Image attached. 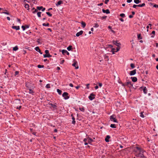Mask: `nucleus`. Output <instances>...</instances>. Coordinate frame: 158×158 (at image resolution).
Listing matches in <instances>:
<instances>
[{"label": "nucleus", "instance_id": "nucleus-40", "mask_svg": "<svg viewBox=\"0 0 158 158\" xmlns=\"http://www.w3.org/2000/svg\"><path fill=\"white\" fill-rule=\"evenodd\" d=\"M5 10V11H6V12H1V13H4V14H6V15H10L9 12H8L6 10Z\"/></svg>", "mask_w": 158, "mask_h": 158}, {"label": "nucleus", "instance_id": "nucleus-26", "mask_svg": "<svg viewBox=\"0 0 158 158\" xmlns=\"http://www.w3.org/2000/svg\"><path fill=\"white\" fill-rule=\"evenodd\" d=\"M19 48L18 46L16 45L13 48V50L14 51H16Z\"/></svg>", "mask_w": 158, "mask_h": 158}, {"label": "nucleus", "instance_id": "nucleus-58", "mask_svg": "<svg viewBox=\"0 0 158 158\" xmlns=\"http://www.w3.org/2000/svg\"><path fill=\"white\" fill-rule=\"evenodd\" d=\"M153 7H154L158 8V5L155 4L154 5Z\"/></svg>", "mask_w": 158, "mask_h": 158}, {"label": "nucleus", "instance_id": "nucleus-44", "mask_svg": "<svg viewBox=\"0 0 158 158\" xmlns=\"http://www.w3.org/2000/svg\"><path fill=\"white\" fill-rule=\"evenodd\" d=\"M155 31H152L151 34H153V35H152L151 36V37L153 38L154 37V36L155 35Z\"/></svg>", "mask_w": 158, "mask_h": 158}, {"label": "nucleus", "instance_id": "nucleus-45", "mask_svg": "<svg viewBox=\"0 0 158 158\" xmlns=\"http://www.w3.org/2000/svg\"><path fill=\"white\" fill-rule=\"evenodd\" d=\"M79 109L81 111L84 112L85 108L84 107L82 108L80 107Z\"/></svg>", "mask_w": 158, "mask_h": 158}, {"label": "nucleus", "instance_id": "nucleus-13", "mask_svg": "<svg viewBox=\"0 0 158 158\" xmlns=\"http://www.w3.org/2000/svg\"><path fill=\"white\" fill-rule=\"evenodd\" d=\"M35 50L37 52H38L40 54H42L43 53L41 52L40 50V49L39 47L38 46L36 47L35 48Z\"/></svg>", "mask_w": 158, "mask_h": 158}, {"label": "nucleus", "instance_id": "nucleus-12", "mask_svg": "<svg viewBox=\"0 0 158 158\" xmlns=\"http://www.w3.org/2000/svg\"><path fill=\"white\" fill-rule=\"evenodd\" d=\"M62 54L64 55L65 54H66L68 55H69V52H68L67 50L64 49H63L62 50Z\"/></svg>", "mask_w": 158, "mask_h": 158}, {"label": "nucleus", "instance_id": "nucleus-49", "mask_svg": "<svg viewBox=\"0 0 158 158\" xmlns=\"http://www.w3.org/2000/svg\"><path fill=\"white\" fill-rule=\"evenodd\" d=\"M40 39H37L36 42H37L39 44H41V43L40 42Z\"/></svg>", "mask_w": 158, "mask_h": 158}, {"label": "nucleus", "instance_id": "nucleus-61", "mask_svg": "<svg viewBox=\"0 0 158 158\" xmlns=\"http://www.w3.org/2000/svg\"><path fill=\"white\" fill-rule=\"evenodd\" d=\"M64 60H62L60 63V64H62L64 63Z\"/></svg>", "mask_w": 158, "mask_h": 158}, {"label": "nucleus", "instance_id": "nucleus-55", "mask_svg": "<svg viewBox=\"0 0 158 158\" xmlns=\"http://www.w3.org/2000/svg\"><path fill=\"white\" fill-rule=\"evenodd\" d=\"M89 84H86V88L87 89H89Z\"/></svg>", "mask_w": 158, "mask_h": 158}, {"label": "nucleus", "instance_id": "nucleus-39", "mask_svg": "<svg viewBox=\"0 0 158 158\" xmlns=\"http://www.w3.org/2000/svg\"><path fill=\"white\" fill-rule=\"evenodd\" d=\"M51 106L54 109H56L57 107V106L54 104H52Z\"/></svg>", "mask_w": 158, "mask_h": 158}, {"label": "nucleus", "instance_id": "nucleus-31", "mask_svg": "<svg viewBox=\"0 0 158 158\" xmlns=\"http://www.w3.org/2000/svg\"><path fill=\"white\" fill-rule=\"evenodd\" d=\"M134 2L136 4H138L141 2V1L139 0H134Z\"/></svg>", "mask_w": 158, "mask_h": 158}, {"label": "nucleus", "instance_id": "nucleus-36", "mask_svg": "<svg viewBox=\"0 0 158 158\" xmlns=\"http://www.w3.org/2000/svg\"><path fill=\"white\" fill-rule=\"evenodd\" d=\"M41 12H38L37 13V15L39 17H40L41 16Z\"/></svg>", "mask_w": 158, "mask_h": 158}, {"label": "nucleus", "instance_id": "nucleus-52", "mask_svg": "<svg viewBox=\"0 0 158 158\" xmlns=\"http://www.w3.org/2000/svg\"><path fill=\"white\" fill-rule=\"evenodd\" d=\"M21 27L22 28L23 31H24L26 29L24 25L22 26Z\"/></svg>", "mask_w": 158, "mask_h": 158}, {"label": "nucleus", "instance_id": "nucleus-28", "mask_svg": "<svg viewBox=\"0 0 158 158\" xmlns=\"http://www.w3.org/2000/svg\"><path fill=\"white\" fill-rule=\"evenodd\" d=\"M87 138H85L83 139V141L84 142H85L84 144L85 145H87L88 144V143L86 142L87 140Z\"/></svg>", "mask_w": 158, "mask_h": 158}, {"label": "nucleus", "instance_id": "nucleus-32", "mask_svg": "<svg viewBox=\"0 0 158 158\" xmlns=\"http://www.w3.org/2000/svg\"><path fill=\"white\" fill-rule=\"evenodd\" d=\"M57 91L59 94H61L62 93V91L61 90L58 89H57Z\"/></svg>", "mask_w": 158, "mask_h": 158}, {"label": "nucleus", "instance_id": "nucleus-60", "mask_svg": "<svg viewBox=\"0 0 158 158\" xmlns=\"http://www.w3.org/2000/svg\"><path fill=\"white\" fill-rule=\"evenodd\" d=\"M108 47L109 48H112L113 46L111 44H109L108 45Z\"/></svg>", "mask_w": 158, "mask_h": 158}, {"label": "nucleus", "instance_id": "nucleus-46", "mask_svg": "<svg viewBox=\"0 0 158 158\" xmlns=\"http://www.w3.org/2000/svg\"><path fill=\"white\" fill-rule=\"evenodd\" d=\"M120 16L122 18H124L125 17V15L124 14L122 13L120 15Z\"/></svg>", "mask_w": 158, "mask_h": 158}, {"label": "nucleus", "instance_id": "nucleus-17", "mask_svg": "<svg viewBox=\"0 0 158 158\" xmlns=\"http://www.w3.org/2000/svg\"><path fill=\"white\" fill-rule=\"evenodd\" d=\"M83 31L81 30V31H80L79 32H78L77 33V34H76V36L77 37H79V36H80V35H81L83 33Z\"/></svg>", "mask_w": 158, "mask_h": 158}, {"label": "nucleus", "instance_id": "nucleus-10", "mask_svg": "<svg viewBox=\"0 0 158 158\" xmlns=\"http://www.w3.org/2000/svg\"><path fill=\"white\" fill-rule=\"evenodd\" d=\"M136 70L135 69L132 71H131L130 73V75L131 76L134 75L136 73Z\"/></svg>", "mask_w": 158, "mask_h": 158}, {"label": "nucleus", "instance_id": "nucleus-34", "mask_svg": "<svg viewBox=\"0 0 158 158\" xmlns=\"http://www.w3.org/2000/svg\"><path fill=\"white\" fill-rule=\"evenodd\" d=\"M43 26H47L49 27V24L48 23H43L42 24Z\"/></svg>", "mask_w": 158, "mask_h": 158}, {"label": "nucleus", "instance_id": "nucleus-6", "mask_svg": "<svg viewBox=\"0 0 158 158\" xmlns=\"http://www.w3.org/2000/svg\"><path fill=\"white\" fill-rule=\"evenodd\" d=\"M25 84L26 87L28 89H31L32 86L31 84L29 82H25Z\"/></svg>", "mask_w": 158, "mask_h": 158}, {"label": "nucleus", "instance_id": "nucleus-18", "mask_svg": "<svg viewBox=\"0 0 158 158\" xmlns=\"http://www.w3.org/2000/svg\"><path fill=\"white\" fill-rule=\"evenodd\" d=\"M120 45L118 46H117V47L116 48V51H112V54H114L115 53V52H117L118 51L120 48Z\"/></svg>", "mask_w": 158, "mask_h": 158}, {"label": "nucleus", "instance_id": "nucleus-27", "mask_svg": "<svg viewBox=\"0 0 158 158\" xmlns=\"http://www.w3.org/2000/svg\"><path fill=\"white\" fill-rule=\"evenodd\" d=\"M72 46L71 45H69V46L67 48V49L69 51H70L71 50V49H72Z\"/></svg>", "mask_w": 158, "mask_h": 158}, {"label": "nucleus", "instance_id": "nucleus-33", "mask_svg": "<svg viewBox=\"0 0 158 158\" xmlns=\"http://www.w3.org/2000/svg\"><path fill=\"white\" fill-rule=\"evenodd\" d=\"M19 73V72L18 71H16L15 72V73L14 74V76L15 77H18V76H17Z\"/></svg>", "mask_w": 158, "mask_h": 158}, {"label": "nucleus", "instance_id": "nucleus-41", "mask_svg": "<svg viewBox=\"0 0 158 158\" xmlns=\"http://www.w3.org/2000/svg\"><path fill=\"white\" fill-rule=\"evenodd\" d=\"M130 66H131V67L132 69H134L135 67V64H133V63H131V64Z\"/></svg>", "mask_w": 158, "mask_h": 158}, {"label": "nucleus", "instance_id": "nucleus-38", "mask_svg": "<svg viewBox=\"0 0 158 158\" xmlns=\"http://www.w3.org/2000/svg\"><path fill=\"white\" fill-rule=\"evenodd\" d=\"M44 67V65H41L39 64L37 65V67L39 68H43Z\"/></svg>", "mask_w": 158, "mask_h": 158}, {"label": "nucleus", "instance_id": "nucleus-1", "mask_svg": "<svg viewBox=\"0 0 158 158\" xmlns=\"http://www.w3.org/2000/svg\"><path fill=\"white\" fill-rule=\"evenodd\" d=\"M135 148L139 151V152L137 154L135 155V156L137 157H140L141 158H147L146 156L144 155L143 153L145 152L143 149L138 147H136Z\"/></svg>", "mask_w": 158, "mask_h": 158}, {"label": "nucleus", "instance_id": "nucleus-43", "mask_svg": "<svg viewBox=\"0 0 158 158\" xmlns=\"http://www.w3.org/2000/svg\"><path fill=\"white\" fill-rule=\"evenodd\" d=\"M99 25L97 23H95L94 27H99Z\"/></svg>", "mask_w": 158, "mask_h": 158}, {"label": "nucleus", "instance_id": "nucleus-11", "mask_svg": "<svg viewBox=\"0 0 158 158\" xmlns=\"http://www.w3.org/2000/svg\"><path fill=\"white\" fill-rule=\"evenodd\" d=\"M36 8L37 10H42V11H44L45 10V8L43 7L42 6H37Z\"/></svg>", "mask_w": 158, "mask_h": 158}, {"label": "nucleus", "instance_id": "nucleus-56", "mask_svg": "<svg viewBox=\"0 0 158 158\" xmlns=\"http://www.w3.org/2000/svg\"><path fill=\"white\" fill-rule=\"evenodd\" d=\"M121 84H122V86L124 87H125L126 86V83H122Z\"/></svg>", "mask_w": 158, "mask_h": 158}, {"label": "nucleus", "instance_id": "nucleus-23", "mask_svg": "<svg viewBox=\"0 0 158 158\" xmlns=\"http://www.w3.org/2000/svg\"><path fill=\"white\" fill-rule=\"evenodd\" d=\"M12 28L13 29H16V30H19L20 29L19 26H12Z\"/></svg>", "mask_w": 158, "mask_h": 158}, {"label": "nucleus", "instance_id": "nucleus-48", "mask_svg": "<svg viewBox=\"0 0 158 158\" xmlns=\"http://www.w3.org/2000/svg\"><path fill=\"white\" fill-rule=\"evenodd\" d=\"M45 87L47 88H48V89L50 88L51 87H50V84H47L46 85Z\"/></svg>", "mask_w": 158, "mask_h": 158}, {"label": "nucleus", "instance_id": "nucleus-4", "mask_svg": "<svg viewBox=\"0 0 158 158\" xmlns=\"http://www.w3.org/2000/svg\"><path fill=\"white\" fill-rule=\"evenodd\" d=\"M95 96L96 95L95 94H94L93 93H92L89 96L88 98L89 100L92 101L95 98Z\"/></svg>", "mask_w": 158, "mask_h": 158}, {"label": "nucleus", "instance_id": "nucleus-22", "mask_svg": "<svg viewBox=\"0 0 158 158\" xmlns=\"http://www.w3.org/2000/svg\"><path fill=\"white\" fill-rule=\"evenodd\" d=\"M72 66L75 67L76 69H77L79 68L78 65L76 62H74L72 64Z\"/></svg>", "mask_w": 158, "mask_h": 158}, {"label": "nucleus", "instance_id": "nucleus-64", "mask_svg": "<svg viewBox=\"0 0 158 158\" xmlns=\"http://www.w3.org/2000/svg\"><path fill=\"white\" fill-rule=\"evenodd\" d=\"M21 107H22V106H19V107H17L16 108V109H18L19 110H20L21 108Z\"/></svg>", "mask_w": 158, "mask_h": 158}, {"label": "nucleus", "instance_id": "nucleus-50", "mask_svg": "<svg viewBox=\"0 0 158 158\" xmlns=\"http://www.w3.org/2000/svg\"><path fill=\"white\" fill-rule=\"evenodd\" d=\"M24 26L25 27V28H28L30 27V25H25Z\"/></svg>", "mask_w": 158, "mask_h": 158}, {"label": "nucleus", "instance_id": "nucleus-5", "mask_svg": "<svg viewBox=\"0 0 158 158\" xmlns=\"http://www.w3.org/2000/svg\"><path fill=\"white\" fill-rule=\"evenodd\" d=\"M68 93L66 92H64L62 96L65 100L68 99L69 98V97L68 96Z\"/></svg>", "mask_w": 158, "mask_h": 158}, {"label": "nucleus", "instance_id": "nucleus-24", "mask_svg": "<svg viewBox=\"0 0 158 158\" xmlns=\"http://www.w3.org/2000/svg\"><path fill=\"white\" fill-rule=\"evenodd\" d=\"M25 7V8L27 9L28 10H29V6L28 4H27L26 2H25L24 3Z\"/></svg>", "mask_w": 158, "mask_h": 158}, {"label": "nucleus", "instance_id": "nucleus-3", "mask_svg": "<svg viewBox=\"0 0 158 158\" xmlns=\"http://www.w3.org/2000/svg\"><path fill=\"white\" fill-rule=\"evenodd\" d=\"M110 119L111 121H113L114 122H117V120L115 118V116L114 114H113L110 116Z\"/></svg>", "mask_w": 158, "mask_h": 158}, {"label": "nucleus", "instance_id": "nucleus-21", "mask_svg": "<svg viewBox=\"0 0 158 158\" xmlns=\"http://www.w3.org/2000/svg\"><path fill=\"white\" fill-rule=\"evenodd\" d=\"M63 2L61 1L60 0L56 4V6H58L61 4H63Z\"/></svg>", "mask_w": 158, "mask_h": 158}, {"label": "nucleus", "instance_id": "nucleus-15", "mask_svg": "<svg viewBox=\"0 0 158 158\" xmlns=\"http://www.w3.org/2000/svg\"><path fill=\"white\" fill-rule=\"evenodd\" d=\"M118 41H113V43L114 44H115L117 46H119V45H121V44L120 43H118Z\"/></svg>", "mask_w": 158, "mask_h": 158}, {"label": "nucleus", "instance_id": "nucleus-14", "mask_svg": "<svg viewBox=\"0 0 158 158\" xmlns=\"http://www.w3.org/2000/svg\"><path fill=\"white\" fill-rule=\"evenodd\" d=\"M27 89L29 90V93L31 94L32 95H34L35 92L31 89Z\"/></svg>", "mask_w": 158, "mask_h": 158}, {"label": "nucleus", "instance_id": "nucleus-29", "mask_svg": "<svg viewBox=\"0 0 158 158\" xmlns=\"http://www.w3.org/2000/svg\"><path fill=\"white\" fill-rule=\"evenodd\" d=\"M137 38L139 40H141L142 39V37L141 36V34H138L137 35Z\"/></svg>", "mask_w": 158, "mask_h": 158}, {"label": "nucleus", "instance_id": "nucleus-2", "mask_svg": "<svg viewBox=\"0 0 158 158\" xmlns=\"http://www.w3.org/2000/svg\"><path fill=\"white\" fill-rule=\"evenodd\" d=\"M45 52L46 53V54H44V57H50L52 56L50 54L49 51L48 50H45Z\"/></svg>", "mask_w": 158, "mask_h": 158}, {"label": "nucleus", "instance_id": "nucleus-16", "mask_svg": "<svg viewBox=\"0 0 158 158\" xmlns=\"http://www.w3.org/2000/svg\"><path fill=\"white\" fill-rule=\"evenodd\" d=\"M102 11L104 13H106L107 14H110V11L109 9H106V10L102 9Z\"/></svg>", "mask_w": 158, "mask_h": 158}, {"label": "nucleus", "instance_id": "nucleus-54", "mask_svg": "<svg viewBox=\"0 0 158 158\" xmlns=\"http://www.w3.org/2000/svg\"><path fill=\"white\" fill-rule=\"evenodd\" d=\"M109 1V0H105L104 3L105 4H107Z\"/></svg>", "mask_w": 158, "mask_h": 158}, {"label": "nucleus", "instance_id": "nucleus-20", "mask_svg": "<svg viewBox=\"0 0 158 158\" xmlns=\"http://www.w3.org/2000/svg\"><path fill=\"white\" fill-rule=\"evenodd\" d=\"M131 78L133 82H135L137 81V79L136 77H131Z\"/></svg>", "mask_w": 158, "mask_h": 158}, {"label": "nucleus", "instance_id": "nucleus-7", "mask_svg": "<svg viewBox=\"0 0 158 158\" xmlns=\"http://www.w3.org/2000/svg\"><path fill=\"white\" fill-rule=\"evenodd\" d=\"M126 86H127L129 88H131L133 86V84H132L131 82H126Z\"/></svg>", "mask_w": 158, "mask_h": 158}, {"label": "nucleus", "instance_id": "nucleus-8", "mask_svg": "<svg viewBox=\"0 0 158 158\" xmlns=\"http://www.w3.org/2000/svg\"><path fill=\"white\" fill-rule=\"evenodd\" d=\"M87 139H88V143L89 144L92 145V142H94V140L93 139H92L91 138L89 137H87Z\"/></svg>", "mask_w": 158, "mask_h": 158}, {"label": "nucleus", "instance_id": "nucleus-9", "mask_svg": "<svg viewBox=\"0 0 158 158\" xmlns=\"http://www.w3.org/2000/svg\"><path fill=\"white\" fill-rule=\"evenodd\" d=\"M140 88H143V91L144 93L146 94L147 93L148 90L146 87L141 86L140 87Z\"/></svg>", "mask_w": 158, "mask_h": 158}, {"label": "nucleus", "instance_id": "nucleus-42", "mask_svg": "<svg viewBox=\"0 0 158 158\" xmlns=\"http://www.w3.org/2000/svg\"><path fill=\"white\" fill-rule=\"evenodd\" d=\"M46 14L49 16L50 17H52V14H51L49 12H46Z\"/></svg>", "mask_w": 158, "mask_h": 158}, {"label": "nucleus", "instance_id": "nucleus-35", "mask_svg": "<svg viewBox=\"0 0 158 158\" xmlns=\"http://www.w3.org/2000/svg\"><path fill=\"white\" fill-rule=\"evenodd\" d=\"M110 127L112 128H116V127L115 124H111Z\"/></svg>", "mask_w": 158, "mask_h": 158}, {"label": "nucleus", "instance_id": "nucleus-57", "mask_svg": "<svg viewBox=\"0 0 158 158\" xmlns=\"http://www.w3.org/2000/svg\"><path fill=\"white\" fill-rule=\"evenodd\" d=\"M72 123V124H73L74 125H75L76 123V121H75V120H73Z\"/></svg>", "mask_w": 158, "mask_h": 158}, {"label": "nucleus", "instance_id": "nucleus-59", "mask_svg": "<svg viewBox=\"0 0 158 158\" xmlns=\"http://www.w3.org/2000/svg\"><path fill=\"white\" fill-rule=\"evenodd\" d=\"M137 6H138V5L134 4L133 5V7L134 8H136Z\"/></svg>", "mask_w": 158, "mask_h": 158}, {"label": "nucleus", "instance_id": "nucleus-53", "mask_svg": "<svg viewBox=\"0 0 158 158\" xmlns=\"http://www.w3.org/2000/svg\"><path fill=\"white\" fill-rule=\"evenodd\" d=\"M98 85L100 87H101L102 86V83H98Z\"/></svg>", "mask_w": 158, "mask_h": 158}, {"label": "nucleus", "instance_id": "nucleus-30", "mask_svg": "<svg viewBox=\"0 0 158 158\" xmlns=\"http://www.w3.org/2000/svg\"><path fill=\"white\" fill-rule=\"evenodd\" d=\"M145 4L144 3H143L141 4H139L138 5V6L140 7H143L145 6Z\"/></svg>", "mask_w": 158, "mask_h": 158}, {"label": "nucleus", "instance_id": "nucleus-62", "mask_svg": "<svg viewBox=\"0 0 158 158\" xmlns=\"http://www.w3.org/2000/svg\"><path fill=\"white\" fill-rule=\"evenodd\" d=\"M105 59H107L108 60V56H105Z\"/></svg>", "mask_w": 158, "mask_h": 158}, {"label": "nucleus", "instance_id": "nucleus-47", "mask_svg": "<svg viewBox=\"0 0 158 158\" xmlns=\"http://www.w3.org/2000/svg\"><path fill=\"white\" fill-rule=\"evenodd\" d=\"M38 10L37 9H35L34 10L32 11V13L33 14H35L36 13L38 12Z\"/></svg>", "mask_w": 158, "mask_h": 158}, {"label": "nucleus", "instance_id": "nucleus-51", "mask_svg": "<svg viewBox=\"0 0 158 158\" xmlns=\"http://www.w3.org/2000/svg\"><path fill=\"white\" fill-rule=\"evenodd\" d=\"M107 17L106 16H103L102 17L101 19H106Z\"/></svg>", "mask_w": 158, "mask_h": 158}, {"label": "nucleus", "instance_id": "nucleus-25", "mask_svg": "<svg viewBox=\"0 0 158 158\" xmlns=\"http://www.w3.org/2000/svg\"><path fill=\"white\" fill-rule=\"evenodd\" d=\"M81 24L82 25V27L83 28H85L86 25L85 23L83 21H82L81 23Z\"/></svg>", "mask_w": 158, "mask_h": 158}, {"label": "nucleus", "instance_id": "nucleus-63", "mask_svg": "<svg viewBox=\"0 0 158 158\" xmlns=\"http://www.w3.org/2000/svg\"><path fill=\"white\" fill-rule=\"evenodd\" d=\"M27 53V51L26 50H23V54L25 55L26 53Z\"/></svg>", "mask_w": 158, "mask_h": 158}, {"label": "nucleus", "instance_id": "nucleus-37", "mask_svg": "<svg viewBox=\"0 0 158 158\" xmlns=\"http://www.w3.org/2000/svg\"><path fill=\"white\" fill-rule=\"evenodd\" d=\"M143 112H141L140 113V116L142 118H144V115L143 114Z\"/></svg>", "mask_w": 158, "mask_h": 158}, {"label": "nucleus", "instance_id": "nucleus-19", "mask_svg": "<svg viewBox=\"0 0 158 158\" xmlns=\"http://www.w3.org/2000/svg\"><path fill=\"white\" fill-rule=\"evenodd\" d=\"M110 138V137L109 135H107L105 139V141L106 142H109V139Z\"/></svg>", "mask_w": 158, "mask_h": 158}]
</instances>
